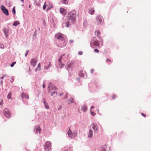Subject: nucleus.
Wrapping results in <instances>:
<instances>
[{
    "mask_svg": "<svg viewBox=\"0 0 151 151\" xmlns=\"http://www.w3.org/2000/svg\"><path fill=\"white\" fill-rule=\"evenodd\" d=\"M63 93H62L60 94L59 96H62L63 95Z\"/></svg>",
    "mask_w": 151,
    "mask_h": 151,
    "instance_id": "nucleus-46",
    "label": "nucleus"
},
{
    "mask_svg": "<svg viewBox=\"0 0 151 151\" xmlns=\"http://www.w3.org/2000/svg\"><path fill=\"white\" fill-rule=\"evenodd\" d=\"M29 52V51H27V52H26V53L25 54V56H26L28 55V53Z\"/></svg>",
    "mask_w": 151,
    "mask_h": 151,
    "instance_id": "nucleus-41",
    "label": "nucleus"
},
{
    "mask_svg": "<svg viewBox=\"0 0 151 151\" xmlns=\"http://www.w3.org/2000/svg\"><path fill=\"white\" fill-rule=\"evenodd\" d=\"M76 13L75 10H72L68 14L67 16V21L65 23L66 27H68L69 25L73 24L76 20Z\"/></svg>",
    "mask_w": 151,
    "mask_h": 151,
    "instance_id": "nucleus-1",
    "label": "nucleus"
},
{
    "mask_svg": "<svg viewBox=\"0 0 151 151\" xmlns=\"http://www.w3.org/2000/svg\"><path fill=\"white\" fill-rule=\"evenodd\" d=\"M108 61H109L110 62H111V60H110L109 59H107L106 60V62H107Z\"/></svg>",
    "mask_w": 151,
    "mask_h": 151,
    "instance_id": "nucleus-43",
    "label": "nucleus"
},
{
    "mask_svg": "<svg viewBox=\"0 0 151 151\" xmlns=\"http://www.w3.org/2000/svg\"><path fill=\"white\" fill-rule=\"evenodd\" d=\"M21 1L22 2H23L24 1V0H21Z\"/></svg>",
    "mask_w": 151,
    "mask_h": 151,
    "instance_id": "nucleus-49",
    "label": "nucleus"
},
{
    "mask_svg": "<svg viewBox=\"0 0 151 151\" xmlns=\"http://www.w3.org/2000/svg\"><path fill=\"white\" fill-rule=\"evenodd\" d=\"M94 51L98 53L99 52V50L97 49H95L94 50Z\"/></svg>",
    "mask_w": 151,
    "mask_h": 151,
    "instance_id": "nucleus-34",
    "label": "nucleus"
},
{
    "mask_svg": "<svg viewBox=\"0 0 151 151\" xmlns=\"http://www.w3.org/2000/svg\"><path fill=\"white\" fill-rule=\"evenodd\" d=\"M5 75H4L2 77H1V79H3L4 78V77H5Z\"/></svg>",
    "mask_w": 151,
    "mask_h": 151,
    "instance_id": "nucleus-44",
    "label": "nucleus"
},
{
    "mask_svg": "<svg viewBox=\"0 0 151 151\" xmlns=\"http://www.w3.org/2000/svg\"><path fill=\"white\" fill-rule=\"evenodd\" d=\"M2 82H2V81H1V83H2Z\"/></svg>",
    "mask_w": 151,
    "mask_h": 151,
    "instance_id": "nucleus-51",
    "label": "nucleus"
},
{
    "mask_svg": "<svg viewBox=\"0 0 151 151\" xmlns=\"http://www.w3.org/2000/svg\"><path fill=\"white\" fill-rule=\"evenodd\" d=\"M20 24L19 21H17L14 22V23L13 24V26H17V25L19 24Z\"/></svg>",
    "mask_w": 151,
    "mask_h": 151,
    "instance_id": "nucleus-22",
    "label": "nucleus"
},
{
    "mask_svg": "<svg viewBox=\"0 0 151 151\" xmlns=\"http://www.w3.org/2000/svg\"><path fill=\"white\" fill-rule=\"evenodd\" d=\"M63 3L64 4H67L68 3V0H62Z\"/></svg>",
    "mask_w": 151,
    "mask_h": 151,
    "instance_id": "nucleus-26",
    "label": "nucleus"
},
{
    "mask_svg": "<svg viewBox=\"0 0 151 151\" xmlns=\"http://www.w3.org/2000/svg\"><path fill=\"white\" fill-rule=\"evenodd\" d=\"M55 94H56V95H57V92H56V91H54L52 93H51V96H52Z\"/></svg>",
    "mask_w": 151,
    "mask_h": 151,
    "instance_id": "nucleus-29",
    "label": "nucleus"
},
{
    "mask_svg": "<svg viewBox=\"0 0 151 151\" xmlns=\"http://www.w3.org/2000/svg\"><path fill=\"white\" fill-rule=\"evenodd\" d=\"M37 62V60L35 58H32L30 61V64L31 65L34 67L36 65V63Z\"/></svg>",
    "mask_w": 151,
    "mask_h": 151,
    "instance_id": "nucleus-10",
    "label": "nucleus"
},
{
    "mask_svg": "<svg viewBox=\"0 0 151 151\" xmlns=\"http://www.w3.org/2000/svg\"><path fill=\"white\" fill-rule=\"evenodd\" d=\"M103 22V17L101 15H98L96 18V21L95 23L96 25L101 24Z\"/></svg>",
    "mask_w": 151,
    "mask_h": 151,
    "instance_id": "nucleus-4",
    "label": "nucleus"
},
{
    "mask_svg": "<svg viewBox=\"0 0 151 151\" xmlns=\"http://www.w3.org/2000/svg\"><path fill=\"white\" fill-rule=\"evenodd\" d=\"M92 128L94 130V133H97V131L98 129V127L96 123H93L92 124Z\"/></svg>",
    "mask_w": 151,
    "mask_h": 151,
    "instance_id": "nucleus-9",
    "label": "nucleus"
},
{
    "mask_svg": "<svg viewBox=\"0 0 151 151\" xmlns=\"http://www.w3.org/2000/svg\"><path fill=\"white\" fill-rule=\"evenodd\" d=\"M78 112H80L79 110H78Z\"/></svg>",
    "mask_w": 151,
    "mask_h": 151,
    "instance_id": "nucleus-53",
    "label": "nucleus"
},
{
    "mask_svg": "<svg viewBox=\"0 0 151 151\" xmlns=\"http://www.w3.org/2000/svg\"><path fill=\"white\" fill-rule=\"evenodd\" d=\"M41 69V65L40 63H39L37 67L35 69V71L37 72L38 71L40 70Z\"/></svg>",
    "mask_w": 151,
    "mask_h": 151,
    "instance_id": "nucleus-17",
    "label": "nucleus"
},
{
    "mask_svg": "<svg viewBox=\"0 0 151 151\" xmlns=\"http://www.w3.org/2000/svg\"><path fill=\"white\" fill-rule=\"evenodd\" d=\"M11 96H12V93H9L7 96V98L9 99H12Z\"/></svg>",
    "mask_w": 151,
    "mask_h": 151,
    "instance_id": "nucleus-23",
    "label": "nucleus"
},
{
    "mask_svg": "<svg viewBox=\"0 0 151 151\" xmlns=\"http://www.w3.org/2000/svg\"><path fill=\"white\" fill-rule=\"evenodd\" d=\"M30 7H31L30 5H29V8H30Z\"/></svg>",
    "mask_w": 151,
    "mask_h": 151,
    "instance_id": "nucleus-50",
    "label": "nucleus"
},
{
    "mask_svg": "<svg viewBox=\"0 0 151 151\" xmlns=\"http://www.w3.org/2000/svg\"><path fill=\"white\" fill-rule=\"evenodd\" d=\"M76 67V64L73 62H68L65 66L66 69L68 71L72 70L73 68Z\"/></svg>",
    "mask_w": 151,
    "mask_h": 151,
    "instance_id": "nucleus-2",
    "label": "nucleus"
},
{
    "mask_svg": "<svg viewBox=\"0 0 151 151\" xmlns=\"http://www.w3.org/2000/svg\"><path fill=\"white\" fill-rule=\"evenodd\" d=\"M4 47V45L0 43V48H3Z\"/></svg>",
    "mask_w": 151,
    "mask_h": 151,
    "instance_id": "nucleus-31",
    "label": "nucleus"
},
{
    "mask_svg": "<svg viewBox=\"0 0 151 151\" xmlns=\"http://www.w3.org/2000/svg\"><path fill=\"white\" fill-rule=\"evenodd\" d=\"M44 149L45 150L49 151L51 149L50 142L47 141L46 142L44 146Z\"/></svg>",
    "mask_w": 151,
    "mask_h": 151,
    "instance_id": "nucleus-6",
    "label": "nucleus"
},
{
    "mask_svg": "<svg viewBox=\"0 0 151 151\" xmlns=\"http://www.w3.org/2000/svg\"><path fill=\"white\" fill-rule=\"evenodd\" d=\"M78 54L79 55H81L83 54V52L81 51H79L78 52Z\"/></svg>",
    "mask_w": 151,
    "mask_h": 151,
    "instance_id": "nucleus-38",
    "label": "nucleus"
},
{
    "mask_svg": "<svg viewBox=\"0 0 151 151\" xmlns=\"http://www.w3.org/2000/svg\"><path fill=\"white\" fill-rule=\"evenodd\" d=\"M3 104V101L2 99H0V107H1Z\"/></svg>",
    "mask_w": 151,
    "mask_h": 151,
    "instance_id": "nucleus-24",
    "label": "nucleus"
},
{
    "mask_svg": "<svg viewBox=\"0 0 151 151\" xmlns=\"http://www.w3.org/2000/svg\"><path fill=\"white\" fill-rule=\"evenodd\" d=\"M45 85L44 84V83H43V88H44L45 87Z\"/></svg>",
    "mask_w": 151,
    "mask_h": 151,
    "instance_id": "nucleus-47",
    "label": "nucleus"
},
{
    "mask_svg": "<svg viewBox=\"0 0 151 151\" xmlns=\"http://www.w3.org/2000/svg\"><path fill=\"white\" fill-rule=\"evenodd\" d=\"M46 4V3L45 2V4H44V5L43 6V9L44 10H45V9L46 8V6L45 5V4Z\"/></svg>",
    "mask_w": 151,
    "mask_h": 151,
    "instance_id": "nucleus-37",
    "label": "nucleus"
},
{
    "mask_svg": "<svg viewBox=\"0 0 151 151\" xmlns=\"http://www.w3.org/2000/svg\"><path fill=\"white\" fill-rule=\"evenodd\" d=\"M95 37H93L90 42L91 46L93 47L94 46L97 47L99 48H100L101 47L100 45L99 42L98 40L94 41Z\"/></svg>",
    "mask_w": 151,
    "mask_h": 151,
    "instance_id": "nucleus-3",
    "label": "nucleus"
},
{
    "mask_svg": "<svg viewBox=\"0 0 151 151\" xmlns=\"http://www.w3.org/2000/svg\"><path fill=\"white\" fill-rule=\"evenodd\" d=\"M95 33H96L97 35H99L100 34V31L98 30L95 32Z\"/></svg>",
    "mask_w": 151,
    "mask_h": 151,
    "instance_id": "nucleus-35",
    "label": "nucleus"
},
{
    "mask_svg": "<svg viewBox=\"0 0 151 151\" xmlns=\"http://www.w3.org/2000/svg\"><path fill=\"white\" fill-rule=\"evenodd\" d=\"M116 97V96L115 94H113L112 96V99H114Z\"/></svg>",
    "mask_w": 151,
    "mask_h": 151,
    "instance_id": "nucleus-33",
    "label": "nucleus"
},
{
    "mask_svg": "<svg viewBox=\"0 0 151 151\" xmlns=\"http://www.w3.org/2000/svg\"><path fill=\"white\" fill-rule=\"evenodd\" d=\"M90 112L91 114L93 116H94L96 115V114H95L94 112L92 111L91 110Z\"/></svg>",
    "mask_w": 151,
    "mask_h": 151,
    "instance_id": "nucleus-30",
    "label": "nucleus"
},
{
    "mask_svg": "<svg viewBox=\"0 0 151 151\" xmlns=\"http://www.w3.org/2000/svg\"><path fill=\"white\" fill-rule=\"evenodd\" d=\"M44 103L45 105V108L46 109H49V106L45 102V100L44 99Z\"/></svg>",
    "mask_w": 151,
    "mask_h": 151,
    "instance_id": "nucleus-21",
    "label": "nucleus"
},
{
    "mask_svg": "<svg viewBox=\"0 0 151 151\" xmlns=\"http://www.w3.org/2000/svg\"><path fill=\"white\" fill-rule=\"evenodd\" d=\"M94 108V106H91V110L93 108Z\"/></svg>",
    "mask_w": 151,
    "mask_h": 151,
    "instance_id": "nucleus-45",
    "label": "nucleus"
},
{
    "mask_svg": "<svg viewBox=\"0 0 151 151\" xmlns=\"http://www.w3.org/2000/svg\"><path fill=\"white\" fill-rule=\"evenodd\" d=\"M41 129H40V126L39 125H37L36 127L35 128V131L37 133L38 132H39V133H40Z\"/></svg>",
    "mask_w": 151,
    "mask_h": 151,
    "instance_id": "nucleus-16",
    "label": "nucleus"
},
{
    "mask_svg": "<svg viewBox=\"0 0 151 151\" xmlns=\"http://www.w3.org/2000/svg\"><path fill=\"white\" fill-rule=\"evenodd\" d=\"M141 115L142 116H144V117H146V115H145V114H144L143 113H141Z\"/></svg>",
    "mask_w": 151,
    "mask_h": 151,
    "instance_id": "nucleus-36",
    "label": "nucleus"
},
{
    "mask_svg": "<svg viewBox=\"0 0 151 151\" xmlns=\"http://www.w3.org/2000/svg\"><path fill=\"white\" fill-rule=\"evenodd\" d=\"M69 42L70 43H72L73 42V40H70Z\"/></svg>",
    "mask_w": 151,
    "mask_h": 151,
    "instance_id": "nucleus-42",
    "label": "nucleus"
},
{
    "mask_svg": "<svg viewBox=\"0 0 151 151\" xmlns=\"http://www.w3.org/2000/svg\"><path fill=\"white\" fill-rule=\"evenodd\" d=\"M1 8L4 14L7 16L9 15V14L8 10L3 5L1 6Z\"/></svg>",
    "mask_w": 151,
    "mask_h": 151,
    "instance_id": "nucleus-7",
    "label": "nucleus"
},
{
    "mask_svg": "<svg viewBox=\"0 0 151 151\" xmlns=\"http://www.w3.org/2000/svg\"><path fill=\"white\" fill-rule=\"evenodd\" d=\"M93 134L92 131L90 129L88 134V136L89 137L91 138L92 137Z\"/></svg>",
    "mask_w": 151,
    "mask_h": 151,
    "instance_id": "nucleus-14",
    "label": "nucleus"
},
{
    "mask_svg": "<svg viewBox=\"0 0 151 151\" xmlns=\"http://www.w3.org/2000/svg\"><path fill=\"white\" fill-rule=\"evenodd\" d=\"M12 12H13V13L14 14H15L16 12H15V9L14 7H13V9Z\"/></svg>",
    "mask_w": 151,
    "mask_h": 151,
    "instance_id": "nucleus-32",
    "label": "nucleus"
},
{
    "mask_svg": "<svg viewBox=\"0 0 151 151\" xmlns=\"http://www.w3.org/2000/svg\"><path fill=\"white\" fill-rule=\"evenodd\" d=\"M55 37L58 39L62 40L63 39V35L61 33H58L55 36Z\"/></svg>",
    "mask_w": 151,
    "mask_h": 151,
    "instance_id": "nucleus-8",
    "label": "nucleus"
},
{
    "mask_svg": "<svg viewBox=\"0 0 151 151\" xmlns=\"http://www.w3.org/2000/svg\"><path fill=\"white\" fill-rule=\"evenodd\" d=\"M94 71V70L93 69H91L90 70V72L91 73H93Z\"/></svg>",
    "mask_w": 151,
    "mask_h": 151,
    "instance_id": "nucleus-40",
    "label": "nucleus"
},
{
    "mask_svg": "<svg viewBox=\"0 0 151 151\" xmlns=\"http://www.w3.org/2000/svg\"><path fill=\"white\" fill-rule=\"evenodd\" d=\"M16 63V62H14L12 63L11 65L10 66L11 67H13L14 65Z\"/></svg>",
    "mask_w": 151,
    "mask_h": 151,
    "instance_id": "nucleus-28",
    "label": "nucleus"
},
{
    "mask_svg": "<svg viewBox=\"0 0 151 151\" xmlns=\"http://www.w3.org/2000/svg\"><path fill=\"white\" fill-rule=\"evenodd\" d=\"M81 109L83 111L85 112L87 109V107L85 105H83L81 107Z\"/></svg>",
    "mask_w": 151,
    "mask_h": 151,
    "instance_id": "nucleus-15",
    "label": "nucleus"
},
{
    "mask_svg": "<svg viewBox=\"0 0 151 151\" xmlns=\"http://www.w3.org/2000/svg\"><path fill=\"white\" fill-rule=\"evenodd\" d=\"M68 134L70 137L72 138L75 137L77 135V133L76 130L74 131L73 132L70 130V128L68 132Z\"/></svg>",
    "mask_w": 151,
    "mask_h": 151,
    "instance_id": "nucleus-5",
    "label": "nucleus"
},
{
    "mask_svg": "<svg viewBox=\"0 0 151 151\" xmlns=\"http://www.w3.org/2000/svg\"><path fill=\"white\" fill-rule=\"evenodd\" d=\"M65 55L64 54H63L62 56H61L60 58H59V60H58V61L60 63H61V60L62 59V57L63 56H64V55Z\"/></svg>",
    "mask_w": 151,
    "mask_h": 151,
    "instance_id": "nucleus-25",
    "label": "nucleus"
},
{
    "mask_svg": "<svg viewBox=\"0 0 151 151\" xmlns=\"http://www.w3.org/2000/svg\"><path fill=\"white\" fill-rule=\"evenodd\" d=\"M47 9L48 10H50V8H47Z\"/></svg>",
    "mask_w": 151,
    "mask_h": 151,
    "instance_id": "nucleus-48",
    "label": "nucleus"
},
{
    "mask_svg": "<svg viewBox=\"0 0 151 151\" xmlns=\"http://www.w3.org/2000/svg\"><path fill=\"white\" fill-rule=\"evenodd\" d=\"M55 90H56V88H55Z\"/></svg>",
    "mask_w": 151,
    "mask_h": 151,
    "instance_id": "nucleus-52",
    "label": "nucleus"
},
{
    "mask_svg": "<svg viewBox=\"0 0 151 151\" xmlns=\"http://www.w3.org/2000/svg\"><path fill=\"white\" fill-rule=\"evenodd\" d=\"M60 12L61 14L65 15L67 14L66 10L65 9L63 8H61L60 9Z\"/></svg>",
    "mask_w": 151,
    "mask_h": 151,
    "instance_id": "nucleus-11",
    "label": "nucleus"
},
{
    "mask_svg": "<svg viewBox=\"0 0 151 151\" xmlns=\"http://www.w3.org/2000/svg\"><path fill=\"white\" fill-rule=\"evenodd\" d=\"M51 83H50L48 85V88L49 89L50 88V87L51 86Z\"/></svg>",
    "mask_w": 151,
    "mask_h": 151,
    "instance_id": "nucleus-39",
    "label": "nucleus"
},
{
    "mask_svg": "<svg viewBox=\"0 0 151 151\" xmlns=\"http://www.w3.org/2000/svg\"><path fill=\"white\" fill-rule=\"evenodd\" d=\"M51 66V63L50 62H49L48 65H45L44 67V68L45 70H47Z\"/></svg>",
    "mask_w": 151,
    "mask_h": 151,
    "instance_id": "nucleus-19",
    "label": "nucleus"
},
{
    "mask_svg": "<svg viewBox=\"0 0 151 151\" xmlns=\"http://www.w3.org/2000/svg\"><path fill=\"white\" fill-rule=\"evenodd\" d=\"M6 117L9 118L10 117L9 112V111L5 112L4 113Z\"/></svg>",
    "mask_w": 151,
    "mask_h": 151,
    "instance_id": "nucleus-20",
    "label": "nucleus"
},
{
    "mask_svg": "<svg viewBox=\"0 0 151 151\" xmlns=\"http://www.w3.org/2000/svg\"><path fill=\"white\" fill-rule=\"evenodd\" d=\"M9 30L8 29H6L5 28L4 29V33L6 37H7L8 34L9 32Z\"/></svg>",
    "mask_w": 151,
    "mask_h": 151,
    "instance_id": "nucleus-13",
    "label": "nucleus"
},
{
    "mask_svg": "<svg viewBox=\"0 0 151 151\" xmlns=\"http://www.w3.org/2000/svg\"><path fill=\"white\" fill-rule=\"evenodd\" d=\"M95 10L93 8H91L89 9V13L91 15H92L94 13Z\"/></svg>",
    "mask_w": 151,
    "mask_h": 151,
    "instance_id": "nucleus-18",
    "label": "nucleus"
},
{
    "mask_svg": "<svg viewBox=\"0 0 151 151\" xmlns=\"http://www.w3.org/2000/svg\"><path fill=\"white\" fill-rule=\"evenodd\" d=\"M21 96L23 99L25 98L27 99H28L29 98V95L28 94L24 93L22 94L21 95Z\"/></svg>",
    "mask_w": 151,
    "mask_h": 151,
    "instance_id": "nucleus-12",
    "label": "nucleus"
},
{
    "mask_svg": "<svg viewBox=\"0 0 151 151\" xmlns=\"http://www.w3.org/2000/svg\"><path fill=\"white\" fill-rule=\"evenodd\" d=\"M59 65L60 66V68H61L62 67H64V64L60 63Z\"/></svg>",
    "mask_w": 151,
    "mask_h": 151,
    "instance_id": "nucleus-27",
    "label": "nucleus"
}]
</instances>
